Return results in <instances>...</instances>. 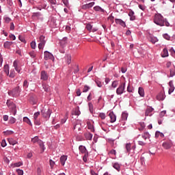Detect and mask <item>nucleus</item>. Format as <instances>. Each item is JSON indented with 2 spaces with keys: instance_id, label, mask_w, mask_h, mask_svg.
Returning <instances> with one entry per match:
<instances>
[{
  "instance_id": "f257e3e1",
  "label": "nucleus",
  "mask_w": 175,
  "mask_h": 175,
  "mask_svg": "<svg viewBox=\"0 0 175 175\" xmlns=\"http://www.w3.org/2000/svg\"><path fill=\"white\" fill-rule=\"evenodd\" d=\"M154 23L157 25H159V27H165V18L159 14L154 15Z\"/></svg>"
},
{
  "instance_id": "f03ea898",
  "label": "nucleus",
  "mask_w": 175,
  "mask_h": 175,
  "mask_svg": "<svg viewBox=\"0 0 175 175\" xmlns=\"http://www.w3.org/2000/svg\"><path fill=\"white\" fill-rule=\"evenodd\" d=\"M20 92H21V90H20V86H17L14 88L12 90L8 91V95L10 96H12L13 98H18V96H20Z\"/></svg>"
},
{
  "instance_id": "7ed1b4c3",
  "label": "nucleus",
  "mask_w": 175,
  "mask_h": 175,
  "mask_svg": "<svg viewBox=\"0 0 175 175\" xmlns=\"http://www.w3.org/2000/svg\"><path fill=\"white\" fill-rule=\"evenodd\" d=\"M161 146L164 150H170V148L173 147V141H172L170 139H164Z\"/></svg>"
},
{
  "instance_id": "20e7f679",
  "label": "nucleus",
  "mask_w": 175,
  "mask_h": 175,
  "mask_svg": "<svg viewBox=\"0 0 175 175\" xmlns=\"http://www.w3.org/2000/svg\"><path fill=\"white\" fill-rule=\"evenodd\" d=\"M31 142L35 144V143H37L40 146V148H41L42 152L44 151V144H43V142L40 139H39V137L36 136L33 138L31 139Z\"/></svg>"
},
{
  "instance_id": "39448f33",
  "label": "nucleus",
  "mask_w": 175,
  "mask_h": 175,
  "mask_svg": "<svg viewBox=\"0 0 175 175\" xmlns=\"http://www.w3.org/2000/svg\"><path fill=\"white\" fill-rule=\"evenodd\" d=\"M7 105L9 107L10 110L12 112L14 116L17 114V109H16V104L13 103V102L8 100Z\"/></svg>"
},
{
  "instance_id": "423d86ee",
  "label": "nucleus",
  "mask_w": 175,
  "mask_h": 175,
  "mask_svg": "<svg viewBox=\"0 0 175 175\" xmlns=\"http://www.w3.org/2000/svg\"><path fill=\"white\" fill-rule=\"evenodd\" d=\"M41 114L44 118H50V116H51V110L49 108H44L41 111Z\"/></svg>"
},
{
  "instance_id": "0eeeda50",
  "label": "nucleus",
  "mask_w": 175,
  "mask_h": 175,
  "mask_svg": "<svg viewBox=\"0 0 175 175\" xmlns=\"http://www.w3.org/2000/svg\"><path fill=\"white\" fill-rule=\"evenodd\" d=\"M125 92V83L120 84L119 87L116 90L117 95H122Z\"/></svg>"
},
{
  "instance_id": "6e6552de",
  "label": "nucleus",
  "mask_w": 175,
  "mask_h": 175,
  "mask_svg": "<svg viewBox=\"0 0 175 175\" xmlns=\"http://www.w3.org/2000/svg\"><path fill=\"white\" fill-rule=\"evenodd\" d=\"M44 59L47 60V59H54V56L53 55V54H51V53L46 51L44 52Z\"/></svg>"
},
{
  "instance_id": "1a4fd4ad",
  "label": "nucleus",
  "mask_w": 175,
  "mask_h": 175,
  "mask_svg": "<svg viewBox=\"0 0 175 175\" xmlns=\"http://www.w3.org/2000/svg\"><path fill=\"white\" fill-rule=\"evenodd\" d=\"M152 111H154V109L152 107H148L145 111V116L148 117L149 116L150 117H151V116H152V114L151 113H152Z\"/></svg>"
},
{
  "instance_id": "9d476101",
  "label": "nucleus",
  "mask_w": 175,
  "mask_h": 175,
  "mask_svg": "<svg viewBox=\"0 0 175 175\" xmlns=\"http://www.w3.org/2000/svg\"><path fill=\"white\" fill-rule=\"evenodd\" d=\"M115 23H116V24H119V25H121V27H123L124 28H125V27H126L125 22H124V21H122V19L116 18Z\"/></svg>"
},
{
  "instance_id": "9b49d317",
  "label": "nucleus",
  "mask_w": 175,
  "mask_h": 175,
  "mask_svg": "<svg viewBox=\"0 0 175 175\" xmlns=\"http://www.w3.org/2000/svg\"><path fill=\"white\" fill-rule=\"evenodd\" d=\"M13 66H14L15 70H16L18 72V73H20V72L21 71V68H20V66H18V62L17 60H15L14 62Z\"/></svg>"
},
{
  "instance_id": "f8f14e48",
  "label": "nucleus",
  "mask_w": 175,
  "mask_h": 175,
  "mask_svg": "<svg viewBox=\"0 0 175 175\" xmlns=\"http://www.w3.org/2000/svg\"><path fill=\"white\" fill-rule=\"evenodd\" d=\"M169 85H170V89L168 91V94L169 95H170V94H172V92L174 91V85L173 84V81H170L169 82Z\"/></svg>"
},
{
  "instance_id": "ddd939ff",
  "label": "nucleus",
  "mask_w": 175,
  "mask_h": 175,
  "mask_svg": "<svg viewBox=\"0 0 175 175\" xmlns=\"http://www.w3.org/2000/svg\"><path fill=\"white\" fill-rule=\"evenodd\" d=\"M109 117L111 118L110 122H116L117 117L113 112L109 113Z\"/></svg>"
},
{
  "instance_id": "4468645a",
  "label": "nucleus",
  "mask_w": 175,
  "mask_h": 175,
  "mask_svg": "<svg viewBox=\"0 0 175 175\" xmlns=\"http://www.w3.org/2000/svg\"><path fill=\"white\" fill-rule=\"evenodd\" d=\"M49 79V76L47 75V72L46 71L41 72V80L46 81Z\"/></svg>"
},
{
  "instance_id": "2eb2a0df",
  "label": "nucleus",
  "mask_w": 175,
  "mask_h": 175,
  "mask_svg": "<svg viewBox=\"0 0 175 175\" xmlns=\"http://www.w3.org/2000/svg\"><path fill=\"white\" fill-rule=\"evenodd\" d=\"M68 159V157L63 155L60 157V163L62 166L65 165V162H66V160Z\"/></svg>"
},
{
  "instance_id": "dca6fc26",
  "label": "nucleus",
  "mask_w": 175,
  "mask_h": 175,
  "mask_svg": "<svg viewBox=\"0 0 175 175\" xmlns=\"http://www.w3.org/2000/svg\"><path fill=\"white\" fill-rule=\"evenodd\" d=\"M79 150L80 151V152H81V154H88L87 152V148H85V146H80L79 147Z\"/></svg>"
},
{
  "instance_id": "f3484780",
  "label": "nucleus",
  "mask_w": 175,
  "mask_h": 175,
  "mask_svg": "<svg viewBox=\"0 0 175 175\" xmlns=\"http://www.w3.org/2000/svg\"><path fill=\"white\" fill-rule=\"evenodd\" d=\"M161 57L165 58V57H169V52L167 51V49L165 48L161 53Z\"/></svg>"
},
{
  "instance_id": "a211bd4d",
  "label": "nucleus",
  "mask_w": 175,
  "mask_h": 175,
  "mask_svg": "<svg viewBox=\"0 0 175 175\" xmlns=\"http://www.w3.org/2000/svg\"><path fill=\"white\" fill-rule=\"evenodd\" d=\"M95 5V2H91L88 4L83 5V9H90V8H92Z\"/></svg>"
},
{
  "instance_id": "6ab92c4d",
  "label": "nucleus",
  "mask_w": 175,
  "mask_h": 175,
  "mask_svg": "<svg viewBox=\"0 0 175 175\" xmlns=\"http://www.w3.org/2000/svg\"><path fill=\"white\" fill-rule=\"evenodd\" d=\"M129 16H130L131 21H133L134 20L136 19V16H135V12H133V11H131L129 13Z\"/></svg>"
},
{
  "instance_id": "aec40b11",
  "label": "nucleus",
  "mask_w": 175,
  "mask_h": 175,
  "mask_svg": "<svg viewBox=\"0 0 175 175\" xmlns=\"http://www.w3.org/2000/svg\"><path fill=\"white\" fill-rule=\"evenodd\" d=\"M149 42H151V43H152L153 44H155V43L158 42V38H157L156 37L150 36L149 38Z\"/></svg>"
},
{
  "instance_id": "412c9836",
  "label": "nucleus",
  "mask_w": 175,
  "mask_h": 175,
  "mask_svg": "<svg viewBox=\"0 0 175 175\" xmlns=\"http://www.w3.org/2000/svg\"><path fill=\"white\" fill-rule=\"evenodd\" d=\"M86 140H92V134L91 133H85Z\"/></svg>"
},
{
  "instance_id": "4be33fe9",
  "label": "nucleus",
  "mask_w": 175,
  "mask_h": 175,
  "mask_svg": "<svg viewBox=\"0 0 175 175\" xmlns=\"http://www.w3.org/2000/svg\"><path fill=\"white\" fill-rule=\"evenodd\" d=\"M12 44H13L12 42L6 41L4 43L3 46H4L5 49H10V46H12Z\"/></svg>"
},
{
  "instance_id": "5701e85b",
  "label": "nucleus",
  "mask_w": 175,
  "mask_h": 175,
  "mask_svg": "<svg viewBox=\"0 0 175 175\" xmlns=\"http://www.w3.org/2000/svg\"><path fill=\"white\" fill-rule=\"evenodd\" d=\"M157 100H163L165 99V95H163V93H160L157 96Z\"/></svg>"
},
{
  "instance_id": "b1692460",
  "label": "nucleus",
  "mask_w": 175,
  "mask_h": 175,
  "mask_svg": "<svg viewBox=\"0 0 175 175\" xmlns=\"http://www.w3.org/2000/svg\"><path fill=\"white\" fill-rule=\"evenodd\" d=\"M8 143H10L11 146H14L15 144H17V141L14 140L13 138H9Z\"/></svg>"
},
{
  "instance_id": "393cba45",
  "label": "nucleus",
  "mask_w": 175,
  "mask_h": 175,
  "mask_svg": "<svg viewBox=\"0 0 175 175\" xmlns=\"http://www.w3.org/2000/svg\"><path fill=\"white\" fill-rule=\"evenodd\" d=\"M3 72L7 75V76H9V65L5 64L4 66Z\"/></svg>"
},
{
  "instance_id": "a878e982",
  "label": "nucleus",
  "mask_w": 175,
  "mask_h": 175,
  "mask_svg": "<svg viewBox=\"0 0 175 175\" xmlns=\"http://www.w3.org/2000/svg\"><path fill=\"white\" fill-rule=\"evenodd\" d=\"M128 120V113L124 112L122 113V121H126Z\"/></svg>"
},
{
  "instance_id": "bb28decb",
  "label": "nucleus",
  "mask_w": 175,
  "mask_h": 175,
  "mask_svg": "<svg viewBox=\"0 0 175 175\" xmlns=\"http://www.w3.org/2000/svg\"><path fill=\"white\" fill-rule=\"evenodd\" d=\"M73 129H74V131H81V126H80V124H77L74 126Z\"/></svg>"
},
{
  "instance_id": "cd10ccee",
  "label": "nucleus",
  "mask_w": 175,
  "mask_h": 175,
  "mask_svg": "<svg viewBox=\"0 0 175 175\" xmlns=\"http://www.w3.org/2000/svg\"><path fill=\"white\" fill-rule=\"evenodd\" d=\"M138 94H139L140 96H144V89L143 88H139Z\"/></svg>"
},
{
  "instance_id": "c85d7f7f",
  "label": "nucleus",
  "mask_w": 175,
  "mask_h": 175,
  "mask_svg": "<svg viewBox=\"0 0 175 175\" xmlns=\"http://www.w3.org/2000/svg\"><path fill=\"white\" fill-rule=\"evenodd\" d=\"M23 121L24 122H26V124H28L29 125L32 126V123L31 122V120H29V118L25 117L23 118Z\"/></svg>"
},
{
  "instance_id": "c756f323",
  "label": "nucleus",
  "mask_w": 175,
  "mask_h": 175,
  "mask_svg": "<svg viewBox=\"0 0 175 175\" xmlns=\"http://www.w3.org/2000/svg\"><path fill=\"white\" fill-rule=\"evenodd\" d=\"M42 87L46 92H49L50 91V86L49 85L44 84Z\"/></svg>"
},
{
  "instance_id": "7c9ffc66",
  "label": "nucleus",
  "mask_w": 175,
  "mask_h": 175,
  "mask_svg": "<svg viewBox=\"0 0 175 175\" xmlns=\"http://www.w3.org/2000/svg\"><path fill=\"white\" fill-rule=\"evenodd\" d=\"M113 167H114V169H116V170H117L118 172H120V164L115 163L113 165Z\"/></svg>"
},
{
  "instance_id": "2f4dec72",
  "label": "nucleus",
  "mask_w": 175,
  "mask_h": 175,
  "mask_svg": "<svg viewBox=\"0 0 175 175\" xmlns=\"http://www.w3.org/2000/svg\"><path fill=\"white\" fill-rule=\"evenodd\" d=\"M90 90H91V88L87 85H85L83 89V92H88Z\"/></svg>"
},
{
  "instance_id": "473e14b6",
  "label": "nucleus",
  "mask_w": 175,
  "mask_h": 175,
  "mask_svg": "<svg viewBox=\"0 0 175 175\" xmlns=\"http://www.w3.org/2000/svg\"><path fill=\"white\" fill-rule=\"evenodd\" d=\"M88 106L90 113H94V105H92L91 103H89Z\"/></svg>"
},
{
  "instance_id": "72a5a7b5",
  "label": "nucleus",
  "mask_w": 175,
  "mask_h": 175,
  "mask_svg": "<svg viewBox=\"0 0 175 175\" xmlns=\"http://www.w3.org/2000/svg\"><path fill=\"white\" fill-rule=\"evenodd\" d=\"M39 39L40 43H46V37H44V36H40Z\"/></svg>"
},
{
  "instance_id": "f704fd0d",
  "label": "nucleus",
  "mask_w": 175,
  "mask_h": 175,
  "mask_svg": "<svg viewBox=\"0 0 175 175\" xmlns=\"http://www.w3.org/2000/svg\"><path fill=\"white\" fill-rule=\"evenodd\" d=\"M10 77H12V79L16 77V71H14V70H10Z\"/></svg>"
},
{
  "instance_id": "c9c22d12",
  "label": "nucleus",
  "mask_w": 175,
  "mask_h": 175,
  "mask_svg": "<svg viewBox=\"0 0 175 175\" xmlns=\"http://www.w3.org/2000/svg\"><path fill=\"white\" fill-rule=\"evenodd\" d=\"M142 137L144 139V140H146V139H150V134L148 133H144Z\"/></svg>"
},
{
  "instance_id": "e433bc0d",
  "label": "nucleus",
  "mask_w": 175,
  "mask_h": 175,
  "mask_svg": "<svg viewBox=\"0 0 175 175\" xmlns=\"http://www.w3.org/2000/svg\"><path fill=\"white\" fill-rule=\"evenodd\" d=\"M3 20L5 23H6L7 24H8V23H10L12 21V19L8 16H4Z\"/></svg>"
},
{
  "instance_id": "4c0bfd02",
  "label": "nucleus",
  "mask_w": 175,
  "mask_h": 175,
  "mask_svg": "<svg viewBox=\"0 0 175 175\" xmlns=\"http://www.w3.org/2000/svg\"><path fill=\"white\" fill-rule=\"evenodd\" d=\"M88 128L91 131V132H95V129H94V125L91 124H88Z\"/></svg>"
},
{
  "instance_id": "58836bf2",
  "label": "nucleus",
  "mask_w": 175,
  "mask_h": 175,
  "mask_svg": "<svg viewBox=\"0 0 175 175\" xmlns=\"http://www.w3.org/2000/svg\"><path fill=\"white\" fill-rule=\"evenodd\" d=\"M5 136H9V135H13L14 132L12 131H6L3 132Z\"/></svg>"
},
{
  "instance_id": "ea45409f",
  "label": "nucleus",
  "mask_w": 175,
  "mask_h": 175,
  "mask_svg": "<svg viewBox=\"0 0 175 175\" xmlns=\"http://www.w3.org/2000/svg\"><path fill=\"white\" fill-rule=\"evenodd\" d=\"M40 116V111L36 112L33 115V120H38V117H39Z\"/></svg>"
},
{
  "instance_id": "a19ab883",
  "label": "nucleus",
  "mask_w": 175,
  "mask_h": 175,
  "mask_svg": "<svg viewBox=\"0 0 175 175\" xmlns=\"http://www.w3.org/2000/svg\"><path fill=\"white\" fill-rule=\"evenodd\" d=\"M46 44V43H44V42H40L38 44V49L39 50H42L43 49V47H44V45Z\"/></svg>"
},
{
  "instance_id": "79ce46f5",
  "label": "nucleus",
  "mask_w": 175,
  "mask_h": 175,
  "mask_svg": "<svg viewBox=\"0 0 175 175\" xmlns=\"http://www.w3.org/2000/svg\"><path fill=\"white\" fill-rule=\"evenodd\" d=\"M30 44L33 50H35L36 49V42L35 41H32Z\"/></svg>"
},
{
  "instance_id": "37998d69",
  "label": "nucleus",
  "mask_w": 175,
  "mask_h": 175,
  "mask_svg": "<svg viewBox=\"0 0 175 175\" xmlns=\"http://www.w3.org/2000/svg\"><path fill=\"white\" fill-rule=\"evenodd\" d=\"M29 55L30 57H31L32 58H35L36 57V52L32 51L31 52H29Z\"/></svg>"
},
{
  "instance_id": "c03bdc74",
  "label": "nucleus",
  "mask_w": 175,
  "mask_h": 175,
  "mask_svg": "<svg viewBox=\"0 0 175 175\" xmlns=\"http://www.w3.org/2000/svg\"><path fill=\"white\" fill-rule=\"evenodd\" d=\"M98 117H100L101 120H105L106 118V114H105V113H100Z\"/></svg>"
},
{
  "instance_id": "a18cd8bd",
  "label": "nucleus",
  "mask_w": 175,
  "mask_h": 175,
  "mask_svg": "<svg viewBox=\"0 0 175 175\" xmlns=\"http://www.w3.org/2000/svg\"><path fill=\"white\" fill-rule=\"evenodd\" d=\"M66 59H67L66 62L69 65V64H70L72 62V57L68 55H67Z\"/></svg>"
},
{
  "instance_id": "49530a36",
  "label": "nucleus",
  "mask_w": 175,
  "mask_h": 175,
  "mask_svg": "<svg viewBox=\"0 0 175 175\" xmlns=\"http://www.w3.org/2000/svg\"><path fill=\"white\" fill-rule=\"evenodd\" d=\"M86 29H88V31H90V32H91V31L92 30V25L88 23V25H86Z\"/></svg>"
},
{
  "instance_id": "de8ad7c7",
  "label": "nucleus",
  "mask_w": 175,
  "mask_h": 175,
  "mask_svg": "<svg viewBox=\"0 0 175 175\" xmlns=\"http://www.w3.org/2000/svg\"><path fill=\"white\" fill-rule=\"evenodd\" d=\"M14 167H20V166H23V163L22 162H18V163H15L14 164Z\"/></svg>"
},
{
  "instance_id": "09e8293b",
  "label": "nucleus",
  "mask_w": 175,
  "mask_h": 175,
  "mask_svg": "<svg viewBox=\"0 0 175 175\" xmlns=\"http://www.w3.org/2000/svg\"><path fill=\"white\" fill-rule=\"evenodd\" d=\"M118 85V81H114L112 83L111 86L113 87V88H116V87Z\"/></svg>"
},
{
  "instance_id": "8fccbe9b",
  "label": "nucleus",
  "mask_w": 175,
  "mask_h": 175,
  "mask_svg": "<svg viewBox=\"0 0 175 175\" xmlns=\"http://www.w3.org/2000/svg\"><path fill=\"white\" fill-rule=\"evenodd\" d=\"M28 85H29V83H28V81L25 80L23 82L24 88H28Z\"/></svg>"
},
{
  "instance_id": "3c124183",
  "label": "nucleus",
  "mask_w": 175,
  "mask_h": 175,
  "mask_svg": "<svg viewBox=\"0 0 175 175\" xmlns=\"http://www.w3.org/2000/svg\"><path fill=\"white\" fill-rule=\"evenodd\" d=\"M94 10H96V12H99L100 10L101 11V12H103V10L102 9V8H100V6H95L94 8Z\"/></svg>"
},
{
  "instance_id": "603ef678",
  "label": "nucleus",
  "mask_w": 175,
  "mask_h": 175,
  "mask_svg": "<svg viewBox=\"0 0 175 175\" xmlns=\"http://www.w3.org/2000/svg\"><path fill=\"white\" fill-rule=\"evenodd\" d=\"M164 39H166V40H170V36L167 33H165L163 35Z\"/></svg>"
},
{
  "instance_id": "864d4df0",
  "label": "nucleus",
  "mask_w": 175,
  "mask_h": 175,
  "mask_svg": "<svg viewBox=\"0 0 175 175\" xmlns=\"http://www.w3.org/2000/svg\"><path fill=\"white\" fill-rule=\"evenodd\" d=\"M34 124H35V125H40L42 124V122H40V120L36 119V120H34Z\"/></svg>"
},
{
  "instance_id": "5fc2aeb1",
  "label": "nucleus",
  "mask_w": 175,
  "mask_h": 175,
  "mask_svg": "<svg viewBox=\"0 0 175 175\" xmlns=\"http://www.w3.org/2000/svg\"><path fill=\"white\" fill-rule=\"evenodd\" d=\"M126 149L127 152H129L131 151V144H126Z\"/></svg>"
},
{
  "instance_id": "6e6d98bb",
  "label": "nucleus",
  "mask_w": 175,
  "mask_h": 175,
  "mask_svg": "<svg viewBox=\"0 0 175 175\" xmlns=\"http://www.w3.org/2000/svg\"><path fill=\"white\" fill-rule=\"evenodd\" d=\"M75 116H80V110H79V108H76L75 109Z\"/></svg>"
},
{
  "instance_id": "4d7b16f0",
  "label": "nucleus",
  "mask_w": 175,
  "mask_h": 175,
  "mask_svg": "<svg viewBox=\"0 0 175 175\" xmlns=\"http://www.w3.org/2000/svg\"><path fill=\"white\" fill-rule=\"evenodd\" d=\"M33 16L34 17H40V16H42V14L40 12H34L33 14Z\"/></svg>"
},
{
  "instance_id": "13d9d810",
  "label": "nucleus",
  "mask_w": 175,
  "mask_h": 175,
  "mask_svg": "<svg viewBox=\"0 0 175 175\" xmlns=\"http://www.w3.org/2000/svg\"><path fill=\"white\" fill-rule=\"evenodd\" d=\"M10 124H14L16 122V118L12 117L9 120Z\"/></svg>"
},
{
  "instance_id": "bf43d9fd",
  "label": "nucleus",
  "mask_w": 175,
  "mask_h": 175,
  "mask_svg": "<svg viewBox=\"0 0 175 175\" xmlns=\"http://www.w3.org/2000/svg\"><path fill=\"white\" fill-rule=\"evenodd\" d=\"M48 1L51 5H57V0H49Z\"/></svg>"
},
{
  "instance_id": "052dcab7",
  "label": "nucleus",
  "mask_w": 175,
  "mask_h": 175,
  "mask_svg": "<svg viewBox=\"0 0 175 175\" xmlns=\"http://www.w3.org/2000/svg\"><path fill=\"white\" fill-rule=\"evenodd\" d=\"M37 174L42 175V168H40V167L37 168Z\"/></svg>"
},
{
  "instance_id": "680f3d73",
  "label": "nucleus",
  "mask_w": 175,
  "mask_h": 175,
  "mask_svg": "<svg viewBox=\"0 0 175 175\" xmlns=\"http://www.w3.org/2000/svg\"><path fill=\"white\" fill-rule=\"evenodd\" d=\"M16 172L18 173V175L24 174V171H23V170H16Z\"/></svg>"
},
{
  "instance_id": "e2e57ef3",
  "label": "nucleus",
  "mask_w": 175,
  "mask_h": 175,
  "mask_svg": "<svg viewBox=\"0 0 175 175\" xmlns=\"http://www.w3.org/2000/svg\"><path fill=\"white\" fill-rule=\"evenodd\" d=\"M49 163H50L51 167H53L54 165H55V162H54L53 160H49Z\"/></svg>"
},
{
  "instance_id": "0e129e2a",
  "label": "nucleus",
  "mask_w": 175,
  "mask_h": 175,
  "mask_svg": "<svg viewBox=\"0 0 175 175\" xmlns=\"http://www.w3.org/2000/svg\"><path fill=\"white\" fill-rule=\"evenodd\" d=\"M1 147H6V141L5 139L1 142Z\"/></svg>"
},
{
  "instance_id": "69168bd1",
  "label": "nucleus",
  "mask_w": 175,
  "mask_h": 175,
  "mask_svg": "<svg viewBox=\"0 0 175 175\" xmlns=\"http://www.w3.org/2000/svg\"><path fill=\"white\" fill-rule=\"evenodd\" d=\"M87 157H88V153H86L84 154L83 157V161L85 162H87Z\"/></svg>"
},
{
  "instance_id": "338daca9",
  "label": "nucleus",
  "mask_w": 175,
  "mask_h": 175,
  "mask_svg": "<svg viewBox=\"0 0 175 175\" xmlns=\"http://www.w3.org/2000/svg\"><path fill=\"white\" fill-rule=\"evenodd\" d=\"M165 114H166V111H163L160 113L159 116L160 117H164Z\"/></svg>"
},
{
  "instance_id": "774afa93",
  "label": "nucleus",
  "mask_w": 175,
  "mask_h": 175,
  "mask_svg": "<svg viewBox=\"0 0 175 175\" xmlns=\"http://www.w3.org/2000/svg\"><path fill=\"white\" fill-rule=\"evenodd\" d=\"M174 75H175L174 70H170V77H173Z\"/></svg>"
}]
</instances>
